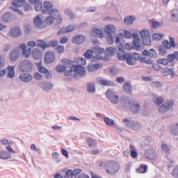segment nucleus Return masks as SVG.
I'll return each mask as SVG.
<instances>
[{"instance_id": "1", "label": "nucleus", "mask_w": 178, "mask_h": 178, "mask_svg": "<svg viewBox=\"0 0 178 178\" xmlns=\"http://www.w3.org/2000/svg\"><path fill=\"white\" fill-rule=\"evenodd\" d=\"M140 58H141L140 54L127 53L125 55L120 56L119 60H126L129 66H134V65H136V62H137V60H140Z\"/></svg>"}, {"instance_id": "2", "label": "nucleus", "mask_w": 178, "mask_h": 178, "mask_svg": "<svg viewBox=\"0 0 178 178\" xmlns=\"http://www.w3.org/2000/svg\"><path fill=\"white\" fill-rule=\"evenodd\" d=\"M42 13H43V15L56 16V15H59L60 13V11L56 8H54V3H52V2L45 1L43 3Z\"/></svg>"}, {"instance_id": "3", "label": "nucleus", "mask_w": 178, "mask_h": 178, "mask_svg": "<svg viewBox=\"0 0 178 178\" xmlns=\"http://www.w3.org/2000/svg\"><path fill=\"white\" fill-rule=\"evenodd\" d=\"M120 169V165L116 161H108L106 163L105 170L108 175H116Z\"/></svg>"}, {"instance_id": "4", "label": "nucleus", "mask_w": 178, "mask_h": 178, "mask_svg": "<svg viewBox=\"0 0 178 178\" xmlns=\"http://www.w3.org/2000/svg\"><path fill=\"white\" fill-rule=\"evenodd\" d=\"M122 122L126 123L125 127H127L128 129H131L132 130H141V124L137 121H129V118H125L122 120Z\"/></svg>"}, {"instance_id": "5", "label": "nucleus", "mask_w": 178, "mask_h": 178, "mask_svg": "<svg viewBox=\"0 0 178 178\" xmlns=\"http://www.w3.org/2000/svg\"><path fill=\"white\" fill-rule=\"evenodd\" d=\"M19 68L22 72L29 73L33 70V63L29 60H24L20 62Z\"/></svg>"}, {"instance_id": "6", "label": "nucleus", "mask_w": 178, "mask_h": 178, "mask_svg": "<svg viewBox=\"0 0 178 178\" xmlns=\"http://www.w3.org/2000/svg\"><path fill=\"white\" fill-rule=\"evenodd\" d=\"M139 34L144 45H151V35H149V31L146 29H143L140 31Z\"/></svg>"}, {"instance_id": "7", "label": "nucleus", "mask_w": 178, "mask_h": 178, "mask_svg": "<svg viewBox=\"0 0 178 178\" xmlns=\"http://www.w3.org/2000/svg\"><path fill=\"white\" fill-rule=\"evenodd\" d=\"M24 3H26V0H13L12 5L14 7H10V8L12 9L13 12H17L19 15H23V11L17 9V8L23 6Z\"/></svg>"}, {"instance_id": "8", "label": "nucleus", "mask_w": 178, "mask_h": 178, "mask_svg": "<svg viewBox=\"0 0 178 178\" xmlns=\"http://www.w3.org/2000/svg\"><path fill=\"white\" fill-rule=\"evenodd\" d=\"M168 49H170V43H169V40H165L162 42V44L159 47V55L165 56L168 54Z\"/></svg>"}, {"instance_id": "9", "label": "nucleus", "mask_w": 178, "mask_h": 178, "mask_svg": "<svg viewBox=\"0 0 178 178\" xmlns=\"http://www.w3.org/2000/svg\"><path fill=\"white\" fill-rule=\"evenodd\" d=\"M106 97L108 98L110 102L112 104H119V96L115 95V92L112 90H108L106 92Z\"/></svg>"}, {"instance_id": "10", "label": "nucleus", "mask_w": 178, "mask_h": 178, "mask_svg": "<svg viewBox=\"0 0 178 178\" xmlns=\"http://www.w3.org/2000/svg\"><path fill=\"white\" fill-rule=\"evenodd\" d=\"M173 106V102L170 100H168L165 103L162 104L159 108V112L160 113H166L168 111H170V109H172V107Z\"/></svg>"}, {"instance_id": "11", "label": "nucleus", "mask_w": 178, "mask_h": 178, "mask_svg": "<svg viewBox=\"0 0 178 178\" xmlns=\"http://www.w3.org/2000/svg\"><path fill=\"white\" fill-rule=\"evenodd\" d=\"M76 29H77V25L74 24H72L65 28L60 29L58 31L57 34L58 35H62V34H66V33H72V31H74V30H76Z\"/></svg>"}, {"instance_id": "12", "label": "nucleus", "mask_w": 178, "mask_h": 178, "mask_svg": "<svg viewBox=\"0 0 178 178\" xmlns=\"http://www.w3.org/2000/svg\"><path fill=\"white\" fill-rule=\"evenodd\" d=\"M21 51L19 48H15L10 54V60L11 62H16L20 58Z\"/></svg>"}, {"instance_id": "13", "label": "nucleus", "mask_w": 178, "mask_h": 178, "mask_svg": "<svg viewBox=\"0 0 178 178\" xmlns=\"http://www.w3.org/2000/svg\"><path fill=\"white\" fill-rule=\"evenodd\" d=\"M84 41H86V36L82 34L76 35L72 38V42H73V44H76V45L83 44Z\"/></svg>"}, {"instance_id": "14", "label": "nucleus", "mask_w": 178, "mask_h": 178, "mask_svg": "<svg viewBox=\"0 0 178 178\" xmlns=\"http://www.w3.org/2000/svg\"><path fill=\"white\" fill-rule=\"evenodd\" d=\"M74 72L76 73V76L78 77H83V76H86V70H84V67L80 65H75L74 67Z\"/></svg>"}, {"instance_id": "15", "label": "nucleus", "mask_w": 178, "mask_h": 178, "mask_svg": "<svg viewBox=\"0 0 178 178\" xmlns=\"http://www.w3.org/2000/svg\"><path fill=\"white\" fill-rule=\"evenodd\" d=\"M44 62L48 64L55 62V54L53 51L46 53L44 56Z\"/></svg>"}, {"instance_id": "16", "label": "nucleus", "mask_w": 178, "mask_h": 178, "mask_svg": "<svg viewBox=\"0 0 178 178\" xmlns=\"http://www.w3.org/2000/svg\"><path fill=\"white\" fill-rule=\"evenodd\" d=\"M120 102L124 108H130V106L133 103V100H130L128 96H122L120 99Z\"/></svg>"}, {"instance_id": "17", "label": "nucleus", "mask_w": 178, "mask_h": 178, "mask_svg": "<svg viewBox=\"0 0 178 178\" xmlns=\"http://www.w3.org/2000/svg\"><path fill=\"white\" fill-rule=\"evenodd\" d=\"M38 86L44 91H51L54 88V85L51 82H40Z\"/></svg>"}, {"instance_id": "18", "label": "nucleus", "mask_w": 178, "mask_h": 178, "mask_svg": "<svg viewBox=\"0 0 178 178\" xmlns=\"http://www.w3.org/2000/svg\"><path fill=\"white\" fill-rule=\"evenodd\" d=\"M29 3L31 5H34L36 12H41L42 10V2H41V0H29Z\"/></svg>"}, {"instance_id": "19", "label": "nucleus", "mask_w": 178, "mask_h": 178, "mask_svg": "<svg viewBox=\"0 0 178 178\" xmlns=\"http://www.w3.org/2000/svg\"><path fill=\"white\" fill-rule=\"evenodd\" d=\"M33 23L37 29H45L47 26L44 25V22L41 19L40 15H37L33 19Z\"/></svg>"}, {"instance_id": "20", "label": "nucleus", "mask_w": 178, "mask_h": 178, "mask_svg": "<svg viewBox=\"0 0 178 178\" xmlns=\"http://www.w3.org/2000/svg\"><path fill=\"white\" fill-rule=\"evenodd\" d=\"M54 16L56 17V22H55L52 29L53 30H58V29L60 27V24H62V22H63V19H62V14L61 13H60V14H57L56 15H54Z\"/></svg>"}, {"instance_id": "21", "label": "nucleus", "mask_w": 178, "mask_h": 178, "mask_svg": "<svg viewBox=\"0 0 178 178\" xmlns=\"http://www.w3.org/2000/svg\"><path fill=\"white\" fill-rule=\"evenodd\" d=\"M91 35L93 37H97L98 38H104V32L102 29L98 28H94L90 31Z\"/></svg>"}, {"instance_id": "22", "label": "nucleus", "mask_w": 178, "mask_h": 178, "mask_svg": "<svg viewBox=\"0 0 178 178\" xmlns=\"http://www.w3.org/2000/svg\"><path fill=\"white\" fill-rule=\"evenodd\" d=\"M131 112L132 113H138L140 112V104L136 102V101L132 100V103L129 106Z\"/></svg>"}, {"instance_id": "23", "label": "nucleus", "mask_w": 178, "mask_h": 178, "mask_svg": "<svg viewBox=\"0 0 178 178\" xmlns=\"http://www.w3.org/2000/svg\"><path fill=\"white\" fill-rule=\"evenodd\" d=\"M143 55L145 56H149L151 58H157L158 54L156 53V51L154 49H151L149 51L148 50H144L143 52Z\"/></svg>"}, {"instance_id": "24", "label": "nucleus", "mask_w": 178, "mask_h": 178, "mask_svg": "<svg viewBox=\"0 0 178 178\" xmlns=\"http://www.w3.org/2000/svg\"><path fill=\"white\" fill-rule=\"evenodd\" d=\"M133 38V48L136 51H138L140 49V36L136 33H134Z\"/></svg>"}, {"instance_id": "25", "label": "nucleus", "mask_w": 178, "mask_h": 178, "mask_svg": "<svg viewBox=\"0 0 178 178\" xmlns=\"http://www.w3.org/2000/svg\"><path fill=\"white\" fill-rule=\"evenodd\" d=\"M62 62L65 69H74V67L76 66L74 62L69 59L64 58L62 60Z\"/></svg>"}, {"instance_id": "26", "label": "nucleus", "mask_w": 178, "mask_h": 178, "mask_svg": "<svg viewBox=\"0 0 178 178\" xmlns=\"http://www.w3.org/2000/svg\"><path fill=\"white\" fill-rule=\"evenodd\" d=\"M19 79L24 83H30L33 80V76L29 74H21Z\"/></svg>"}, {"instance_id": "27", "label": "nucleus", "mask_w": 178, "mask_h": 178, "mask_svg": "<svg viewBox=\"0 0 178 178\" xmlns=\"http://www.w3.org/2000/svg\"><path fill=\"white\" fill-rule=\"evenodd\" d=\"M10 35L11 37H15V38H17L18 37H20V34L22 33L20 32V28L18 26H15L10 29Z\"/></svg>"}, {"instance_id": "28", "label": "nucleus", "mask_w": 178, "mask_h": 178, "mask_svg": "<svg viewBox=\"0 0 178 178\" xmlns=\"http://www.w3.org/2000/svg\"><path fill=\"white\" fill-rule=\"evenodd\" d=\"M32 56L34 59H41L42 58V51L38 48H35L32 51Z\"/></svg>"}, {"instance_id": "29", "label": "nucleus", "mask_w": 178, "mask_h": 178, "mask_svg": "<svg viewBox=\"0 0 178 178\" xmlns=\"http://www.w3.org/2000/svg\"><path fill=\"white\" fill-rule=\"evenodd\" d=\"M55 20H56L55 15H49V16L45 18L44 23L47 26H52V24L55 23Z\"/></svg>"}, {"instance_id": "30", "label": "nucleus", "mask_w": 178, "mask_h": 178, "mask_svg": "<svg viewBox=\"0 0 178 178\" xmlns=\"http://www.w3.org/2000/svg\"><path fill=\"white\" fill-rule=\"evenodd\" d=\"M102 67V64L101 63H96V64H90L88 66V72L92 73V72H96L98 69H101Z\"/></svg>"}, {"instance_id": "31", "label": "nucleus", "mask_w": 178, "mask_h": 178, "mask_svg": "<svg viewBox=\"0 0 178 178\" xmlns=\"http://www.w3.org/2000/svg\"><path fill=\"white\" fill-rule=\"evenodd\" d=\"M104 32L106 33L107 35H112L116 33V27L113 25H107Z\"/></svg>"}, {"instance_id": "32", "label": "nucleus", "mask_w": 178, "mask_h": 178, "mask_svg": "<svg viewBox=\"0 0 178 178\" xmlns=\"http://www.w3.org/2000/svg\"><path fill=\"white\" fill-rule=\"evenodd\" d=\"M145 156L147 159H155L156 158V156L155 155V152L154 150L151 149H147L145 151Z\"/></svg>"}, {"instance_id": "33", "label": "nucleus", "mask_w": 178, "mask_h": 178, "mask_svg": "<svg viewBox=\"0 0 178 178\" xmlns=\"http://www.w3.org/2000/svg\"><path fill=\"white\" fill-rule=\"evenodd\" d=\"M123 90L125 92V94H128L129 95H130V94L133 92V86H131V83H125L123 85Z\"/></svg>"}, {"instance_id": "34", "label": "nucleus", "mask_w": 178, "mask_h": 178, "mask_svg": "<svg viewBox=\"0 0 178 178\" xmlns=\"http://www.w3.org/2000/svg\"><path fill=\"white\" fill-rule=\"evenodd\" d=\"M7 77L8 79H13L15 77V67L8 65L7 68H6Z\"/></svg>"}, {"instance_id": "35", "label": "nucleus", "mask_w": 178, "mask_h": 178, "mask_svg": "<svg viewBox=\"0 0 178 178\" xmlns=\"http://www.w3.org/2000/svg\"><path fill=\"white\" fill-rule=\"evenodd\" d=\"M87 92H89V94H95V82H88L87 83Z\"/></svg>"}, {"instance_id": "36", "label": "nucleus", "mask_w": 178, "mask_h": 178, "mask_svg": "<svg viewBox=\"0 0 178 178\" xmlns=\"http://www.w3.org/2000/svg\"><path fill=\"white\" fill-rule=\"evenodd\" d=\"M136 16L134 15L127 16L124 19V23L127 26H131V24H133V22H136Z\"/></svg>"}, {"instance_id": "37", "label": "nucleus", "mask_w": 178, "mask_h": 178, "mask_svg": "<svg viewBox=\"0 0 178 178\" xmlns=\"http://www.w3.org/2000/svg\"><path fill=\"white\" fill-rule=\"evenodd\" d=\"M171 20L174 22V23H178V9H173L170 13Z\"/></svg>"}, {"instance_id": "38", "label": "nucleus", "mask_w": 178, "mask_h": 178, "mask_svg": "<svg viewBox=\"0 0 178 178\" xmlns=\"http://www.w3.org/2000/svg\"><path fill=\"white\" fill-rule=\"evenodd\" d=\"M126 49H124V46L123 45V43H120L118 45V58L120 59V56H123V55H125L126 53L125 52Z\"/></svg>"}, {"instance_id": "39", "label": "nucleus", "mask_w": 178, "mask_h": 178, "mask_svg": "<svg viewBox=\"0 0 178 178\" xmlns=\"http://www.w3.org/2000/svg\"><path fill=\"white\" fill-rule=\"evenodd\" d=\"M36 47L42 48V49H47V48H49V44L45 43L44 40H36Z\"/></svg>"}, {"instance_id": "40", "label": "nucleus", "mask_w": 178, "mask_h": 178, "mask_svg": "<svg viewBox=\"0 0 178 178\" xmlns=\"http://www.w3.org/2000/svg\"><path fill=\"white\" fill-rule=\"evenodd\" d=\"M64 13H65V15L68 16V17H69V19H70V20H74V19L76 18V15H74V13H73V11H72L70 10V8L65 9Z\"/></svg>"}, {"instance_id": "41", "label": "nucleus", "mask_w": 178, "mask_h": 178, "mask_svg": "<svg viewBox=\"0 0 178 178\" xmlns=\"http://www.w3.org/2000/svg\"><path fill=\"white\" fill-rule=\"evenodd\" d=\"M115 52H116V47H109L106 49V55H107V56H113Z\"/></svg>"}, {"instance_id": "42", "label": "nucleus", "mask_w": 178, "mask_h": 178, "mask_svg": "<svg viewBox=\"0 0 178 178\" xmlns=\"http://www.w3.org/2000/svg\"><path fill=\"white\" fill-rule=\"evenodd\" d=\"M99 83H100V84L102 86H107V87H112L114 86V83L113 82L109 81V80H105V79H100L99 81Z\"/></svg>"}, {"instance_id": "43", "label": "nucleus", "mask_w": 178, "mask_h": 178, "mask_svg": "<svg viewBox=\"0 0 178 178\" xmlns=\"http://www.w3.org/2000/svg\"><path fill=\"white\" fill-rule=\"evenodd\" d=\"M114 38H115V44H122L123 43V34L119 33L118 34H114Z\"/></svg>"}, {"instance_id": "44", "label": "nucleus", "mask_w": 178, "mask_h": 178, "mask_svg": "<svg viewBox=\"0 0 178 178\" xmlns=\"http://www.w3.org/2000/svg\"><path fill=\"white\" fill-rule=\"evenodd\" d=\"M12 19V14L10 13H6L2 16V20L4 23H8Z\"/></svg>"}, {"instance_id": "45", "label": "nucleus", "mask_w": 178, "mask_h": 178, "mask_svg": "<svg viewBox=\"0 0 178 178\" xmlns=\"http://www.w3.org/2000/svg\"><path fill=\"white\" fill-rule=\"evenodd\" d=\"M36 65L38 66V72H40V73H43V74L47 73L48 69H47V68H45V67L42 66V65H41V63H36Z\"/></svg>"}, {"instance_id": "46", "label": "nucleus", "mask_w": 178, "mask_h": 178, "mask_svg": "<svg viewBox=\"0 0 178 178\" xmlns=\"http://www.w3.org/2000/svg\"><path fill=\"white\" fill-rule=\"evenodd\" d=\"M153 102L156 104V105H161V104L163 102V97L160 96H155L153 98Z\"/></svg>"}, {"instance_id": "47", "label": "nucleus", "mask_w": 178, "mask_h": 178, "mask_svg": "<svg viewBox=\"0 0 178 178\" xmlns=\"http://www.w3.org/2000/svg\"><path fill=\"white\" fill-rule=\"evenodd\" d=\"M104 123H106V124H107V126H109V127H112L115 125V120L108 117L104 118Z\"/></svg>"}, {"instance_id": "48", "label": "nucleus", "mask_w": 178, "mask_h": 178, "mask_svg": "<svg viewBox=\"0 0 178 178\" xmlns=\"http://www.w3.org/2000/svg\"><path fill=\"white\" fill-rule=\"evenodd\" d=\"M87 143L89 147L91 148H95L97 147V140L92 139V138H88Z\"/></svg>"}, {"instance_id": "49", "label": "nucleus", "mask_w": 178, "mask_h": 178, "mask_svg": "<svg viewBox=\"0 0 178 178\" xmlns=\"http://www.w3.org/2000/svg\"><path fill=\"white\" fill-rule=\"evenodd\" d=\"M161 73L165 76H170V74L173 73V70L171 68H164L161 70Z\"/></svg>"}, {"instance_id": "50", "label": "nucleus", "mask_w": 178, "mask_h": 178, "mask_svg": "<svg viewBox=\"0 0 178 178\" xmlns=\"http://www.w3.org/2000/svg\"><path fill=\"white\" fill-rule=\"evenodd\" d=\"M10 156H11V155L6 152H0V159H3V160L10 159Z\"/></svg>"}, {"instance_id": "51", "label": "nucleus", "mask_w": 178, "mask_h": 178, "mask_svg": "<svg viewBox=\"0 0 178 178\" xmlns=\"http://www.w3.org/2000/svg\"><path fill=\"white\" fill-rule=\"evenodd\" d=\"M74 60L75 63L81 65V66H84V65L86 63V59L83 58V57H77Z\"/></svg>"}, {"instance_id": "52", "label": "nucleus", "mask_w": 178, "mask_h": 178, "mask_svg": "<svg viewBox=\"0 0 178 178\" xmlns=\"http://www.w3.org/2000/svg\"><path fill=\"white\" fill-rule=\"evenodd\" d=\"M163 38V33H154L152 35V40L154 41H161Z\"/></svg>"}, {"instance_id": "53", "label": "nucleus", "mask_w": 178, "mask_h": 178, "mask_svg": "<svg viewBox=\"0 0 178 178\" xmlns=\"http://www.w3.org/2000/svg\"><path fill=\"white\" fill-rule=\"evenodd\" d=\"M148 166L142 165L138 169H136L138 173H147Z\"/></svg>"}, {"instance_id": "54", "label": "nucleus", "mask_w": 178, "mask_h": 178, "mask_svg": "<svg viewBox=\"0 0 178 178\" xmlns=\"http://www.w3.org/2000/svg\"><path fill=\"white\" fill-rule=\"evenodd\" d=\"M81 172V169H75L74 170H72V178H76L77 175H80Z\"/></svg>"}, {"instance_id": "55", "label": "nucleus", "mask_w": 178, "mask_h": 178, "mask_svg": "<svg viewBox=\"0 0 178 178\" xmlns=\"http://www.w3.org/2000/svg\"><path fill=\"white\" fill-rule=\"evenodd\" d=\"M6 65L5 56L0 55V69L5 67Z\"/></svg>"}, {"instance_id": "56", "label": "nucleus", "mask_w": 178, "mask_h": 178, "mask_svg": "<svg viewBox=\"0 0 178 178\" xmlns=\"http://www.w3.org/2000/svg\"><path fill=\"white\" fill-rule=\"evenodd\" d=\"M130 149H131V156L132 158H137L138 156V153L134 150V146L130 145Z\"/></svg>"}, {"instance_id": "57", "label": "nucleus", "mask_w": 178, "mask_h": 178, "mask_svg": "<svg viewBox=\"0 0 178 178\" xmlns=\"http://www.w3.org/2000/svg\"><path fill=\"white\" fill-rule=\"evenodd\" d=\"M93 54L94 52L92 50H87L84 54V56L86 59H91V58H92Z\"/></svg>"}, {"instance_id": "58", "label": "nucleus", "mask_w": 178, "mask_h": 178, "mask_svg": "<svg viewBox=\"0 0 178 178\" xmlns=\"http://www.w3.org/2000/svg\"><path fill=\"white\" fill-rule=\"evenodd\" d=\"M106 38L108 44H109L110 45H112V44L115 42V40H113V35H107L106 36Z\"/></svg>"}, {"instance_id": "59", "label": "nucleus", "mask_w": 178, "mask_h": 178, "mask_svg": "<svg viewBox=\"0 0 178 178\" xmlns=\"http://www.w3.org/2000/svg\"><path fill=\"white\" fill-rule=\"evenodd\" d=\"M171 133L174 136H178V124L172 127Z\"/></svg>"}, {"instance_id": "60", "label": "nucleus", "mask_w": 178, "mask_h": 178, "mask_svg": "<svg viewBox=\"0 0 178 178\" xmlns=\"http://www.w3.org/2000/svg\"><path fill=\"white\" fill-rule=\"evenodd\" d=\"M31 54V48H28L26 50H24L22 55L25 58H30V55Z\"/></svg>"}, {"instance_id": "61", "label": "nucleus", "mask_w": 178, "mask_h": 178, "mask_svg": "<svg viewBox=\"0 0 178 178\" xmlns=\"http://www.w3.org/2000/svg\"><path fill=\"white\" fill-rule=\"evenodd\" d=\"M104 51H105V49H104V48L99 47L98 46H96L93 48V51L96 52L97 54H103Z\"/></svg>"}, {"instance_id": "62", "label": "nucleus", "mask_w": 178, "mask_h": 178, "mask_svg": "<svg viewBox=\"0 0 178 178\" xmlns=\"http://www.w3.org/2000/svg\"><path fill=\"white\" fill-rule=\"evenodd\" d=\"M169 61H168L167 58H160L157 60V63L159 65H163V66H166Z\"/></svg>"}, {"instance_id": "63", "label": "nucleus", "mask_w": 178, "mask_h": 178, "mask_svg": "<svg viewBox=\"0 0 178 178\" xmlns=\"http://www.w3.org/2000/svg\"><path fill=\"white\" fill-rule=\"evenodd\" d=\"M56 70L58 73H62L63 72H65V70H66V67H65V65H60L56 67Z\"/></svg>"}, {"instance_id": "64", "label": "nucleus", "mask_w": 178, "mask_h": 178, "mask_svg": "<svg viewBox=\"0 0 178 178\" xmlns=\"http://www.w3.org/2000/svg\"><path fill=\"white\" fill-rule=\"evenodd\" d=\"M172 176L178 178V165L173 169Z\"/></svg>"}]
</instances>
